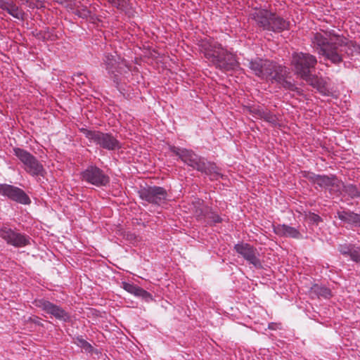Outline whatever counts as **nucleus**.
<instances>
[{"label":"nucleus","instance_id":"29","mask_svg":"<svg viewBox=\"0 0 360 360\" xmlns=\"http://www.w3.org/2000/svg\"><path fill=\"white\" fill-rule=\"evenodd\" d=\"M353 225L360 226V214L354 213Z\"/></svg>","mask_w":360,"mask_h":360},{"label":"nucleus","instance_id":"15","mask_svg":"<svg viewBox=\"0 0 360 360\" xmlns=\"http://www.w3.org/2000/svg\"><path fill=\"white\" fill-rule=\"evenodd\" d=\"M122 288L126 291H127L128 292H129L135 296L141 297L147 301L152 300V296L149 292H148L143 288H141L136 285H134L133 283L122 282Z\"/></svg>","mask_w":360,"mask_h":360},{"label":"nucleus","instance_id":"3","mask_svg":"<svg viewBox=\"0 0 360 360\" xmlns=\"http://www.w3.org/2000/svg\"><path fill=\"white\" fill-rule=\"evenodd\" d=\"M171 150L188 165L210 175L211 179L222 177L219 169L214 163L206 162L204 159L198 157L193 151L174 146L171 147Z\"/></svg>","mask_w":360,"mask_h":360},{"label":"nucleus","instance_id":"28","mask_svg":"<svg viewBox=\"0 0 360 360\" xmlns=\"http://www.w3.org/2000/svg\"><path fill=\"white\" fill-rule=\"evenodd\" d=\"M108 1L117 8L122 6L123 4H124V0H108Z\"/></svg>","mask_w":360,"mask_h":360},{"label":"nucleus","instance_id":"18","mask_svg":"<svg viewBox=\"0 0 360 360\" xmlns=\"http://www.w3.org/2000/svg\"><path fill=\"white\" fill-rule=\"evenodd\" d=\"M104 65L109 74H114L117 71L118 62L117 57L108 54L105 56Z\"/></svg>","mask_w":360,"mask_h":360},{"label":"nucleus","instance_id":"4","mask_svg":"<svg viewBox=\"0 0 360 360\" xmlns=\"http://www.w3.org/2000/svg\"><path fill=\"white\" fill-rule=\"evenodd\" d=\"M249 68L256 76L262 79L274 80L278 83L285 82L286 85L290 84L285 82V69L271 61L258 58L250 61Z\"/></svg>","mask_w":360,"mask_h":360},{"label":"nucleus","instance_id":"13","mask_svg":"<svg viewBox=\"0 0 360 360\" xmlns=\"http://www.w3.org/2000/svg\"><path fill=\"white\" fill-rule=\"evenodd\" d=\"M235 250L240 255L250 264L255 267H260L261 263L258 258V252L256 249L248 243H238L234 247Z\"/></svg>","mask_w":360,"mask_h":360},{"label":"nucleus","instance_id":"2","mask_svg":"<svg viewBox=\"0 0 360 360\" xmlns=\"http://www.w3.org/2000/svg\"><path fill=\"white\" fill-rule=\"evenodd\" d=\"M199 46L205 57L217 68L229 70L237 66L235 56L221 47L210 38H205L199 41Z\"/></svg>","mask_w":360,"mask_h":360},{"label":"nucleus","instance_id":"5","mask_svg":"<svg viewBox=\"0 0 360 360\" xmlns=\"http://www.w3.org/2000/svg\"><path fill=\"white\" fill-rule=\"evenodd\" d=\"M316 63V58L309 53H295L292 56V63L296 73L311 86L319 88V79L311 74V69L314 68Z\"/></svg>","mask_w":360,"mask_h":360},{"label":"nucleus","instance_id":"14","mask_svg":"<svg viewBox=\"0 0 360 360\" xmlns=\"http://www.w3.org/2000/svg\"><path fill=\"white\" fill-rule=\"evenodd\" d=\"M0 237L4 239L8 244L15 247L25 246L29 240L25 236L13 231L7 227L0 229Z\"/></svg>","mask_w":360,"mask_h":360},{"label":"nucleus","instance_id":"12","mask_svg":"<svg viewBox=\"0 0 360 360\" xmlns=\"http://www.w3.org/2000/svg\"><path fill=\"white\" fill-rule=\"evenodd\" d=\"M0 194L22 204L30 202L29 197L22 190L11 185L0 184Z\"/></svg>","mask_w":360,"mask_h":360},{"label":"nucleus","instance_id":"31","mask_svg":"<svg viewBox=\"0 0 360 360\" xmlns=\"http://www.w3.org/2000/svg\"><path fill=\"white\" fill-rule=\"evenodd\" d=\"M215 222H219L220 221V219H219V217H217V219L214 220Z\"/></svg>","mask_w":360,"mask_h":360},{"label":"nucleus","instance_id":"11","mask_svg":"<svg viewBox=\"0 0 360 360\" xmlns=\"http://www.w3.org/2000/svg\"><path fill=\"white\" fill-rule=\"evenodd\" d=\"M34 304L36 307L60 321H67L70 319L69 314L63 309L49 301L44 299L36 300Z\"/></svg>","mask_w":360,"mask_h":360},{"label":"nucleus","instance_id":"20","mask_svg":"<svg viewBox=\"0 0 360 360\" xmlns=\"http://www.w3.org/2000/svg\"><path fill=\"white\" fill-rule=\"evenodd\" d=\"M311 291L316 293L319 296H322L325 298H328L331 295L330 290L325 287L320 286L319 285H314L311 288Z\"/></svg>","mask_w":360,"mask_h":360},{"label":"nucleus","instance_id":"25","mask_svg":"<svg viewBox=\"0 0 360 360\" xmlns=\"http://www.w3.org/2000/svg\"><path fill=\"white\" fill-rule=\"evenodd\" d=\"M77 345L80 347L81 348L84 349L86 352H91V346L90 344H89L86 341H85L83 339L78 338L77 340Z\"/></svg>","mask_w":360,"mask_h":360},{"label":"nucleus","instance_id":"24","mask_svg":"<svg viewBox=\"0 0 360 360\" xmlns=\"http://www.w3.org/2000/svg\"><path fill=\"white\" fill-rule=\"evenodd\" d=\"M305 219L314 224H318L319 222L321 221L319 215L311 212L305 214Z\"/></svg>","mask_w":360,"mask_h":360},{"label":"nucleus","instance_id":"26","mask_svg":"<svg viewBox=\"0 0 360 360\" xmlns=\"http://www.w3.org/2000/svg\"><path fill=\"white\" fill-rule=\"evenodd\" d=\"M345 191L352 197L355 198L359 196V192L356 186L353 185H349L345 187Z\"/></svg>","mask_w":360,"mask_h":360},{"label":"nucleus","instance_id":"7","mask_svg":"<svg viewBox=\"0 0 360 360\" xmlns=\"http://www.w3.org/2000/svg\"><path fill=\"white\" fill-rule=\"evenodd\" d=\"M13 153L22 164V167L26 172L32 176H44L45 169L43 165L36 157L27 150L20 148H14Z\"/></svg>","mask_w":360,"mask_h":360},{"label":"nucleus","instance_id":"22","mask_svg":"<svg viewBox=\"0 0 360 360\" xmlns=\"http://www.w3.org/2000/svg\"><path fill=\"white\" fill-rule=\"evenodd\" d=\"M261 116L264 120H266V122H268L274 125H276L278 124L277 117L270 112H263Z\"/></svg>","mask_w":360,"mask_h":360},{"label":"nucleus","instance_id":"10","mask_svg":"<svg viewBox=\"0 0 360 360\" xmlns=\"http://www.w3.org/2000/svg\"><path fill=\"white\" fill-rule=\"evenodd\" d=\"M140 198L149 203L160 205L167 199V191L162 187L143 188L139 191Z\"/></svg>","mask_w":360,"mask_h":360},{"label":"nucleus","instance_id":"8","mask_svg":"<svg viewBox=\"0 0 360 360\" xmlns=\"http://www.w3.org/2000/svg\"><path fill=\"white\" fill-rule=\"evenodd\" d=\"M85 136L91 141L108 150H115L121 147V144L113 136L108 133L90 131L82 129Z\"/></svg>","mask_w":360,"mask_h":360},{"label":"nucleus","instance_id":"21","mask_svg":"<svg viewBox=\"0 0 360 360\" xmlns=\"http://www.w3.org/2000/svg\"><path fill=\"white\" fill-rule=\"evenodd\" d=\"M6 10L10 15L13 16L15 18L20 19L22 17V13L19 10L18 7L13 4L11 1L8 6L4 9Z\"/></svg>","mask_w":360,"mask_h":360},{"label":"nucleus","instance_id":"23","mask_svg":"<svg viewBox=\"0 0 360 360\" xmlns=\"http://www.w3.org/2000/svg\"><path fill=\"white\" fill-rule=\"evenodd\" d=\"M355 246L352 245H340L339 246V251L344 255H349L350 257L352 255V252Z\"/></svg>","mask_w":360,"mask_h":360},{"label":"nucleus","instance_id":"30","mask_svg":"<svg viewBox=\"0 0 360 360\" xmlns=\"http://www.w3.org/2000/svg\"><path fill=\"white\" fill-rule=\"evenodd\" d=\"M11 2L9 0H0V8L4 10Z\"/></svg>","mask_w":360,"mask_h":360},{"label":"nucleus","instance_id":"17","mask_svg":"<svg viewBox=\"0 0 360 360\" xmlns=\"http://www.w3.org/2000/svg\"><path fill=\"white\" fill-rule=\"evenodd\" d=\"M274 232L280 236L285 237H292L294 238H299L301 235L298 230L294 227H291L285 224H278L274 226Z\"/></svg>","mask_w":360,"mask_h":360},{"label":"nucleus","instance_id":"9","mask_svg":"<svg viewBox=\"0 0 360 360\" xmlns=\"http://www.w3.org/2000/svg\"><path fill=\"white\" fill-rule=\"evenodd\" d=\"M82 181L96 186H105L109 182V178L98 167L89 166L81 173Z\"/></svg>","mask_w":360,"mask_h":360},{"label":"nucleus","instance_id":"19","mask_svg":"<svg viewBox=\"0 0 360 360\" xmlns=\"http://www.w3.org/2000/svg\"><path fill=\"white\" fill-rule=\"evenodd\" d=\"M338 218L347 224L353 225L354 212L350 211H338L337 212Z\"/></svg>","mask_w":360,"mask_h":360},{"label":"nucleus","instance_id":"6","mask_svg":"<svg viewBox=\"0 0 360 360\" xmlns=\"http://www.w3.org/2000/svg\"><path fill=\"white\" fill-rule=\"evenodd\" d=\"M253 15L258 25L264 30L280 32L288 29L289 25L283 19L266 10L257 11Z\"/></svg>","mask_w":360,"mask_h":360},{"label":"nucleus","instance_id":"27","mask_svg":"<svg viewBox=\"0 0 360 360\" xmlns=\"http://www.w3.org/2000/svg\"><path fill=\"white\" fill-rule=\"evenodd\" d=\"M351 259L355 262L360 263V248L355 247L352 252Z\"/></svg>","mask_w":360,"mask_h":360},{"label":"nucleus","instance_id":"16","mask_svg":"<svg viewBox=\"0 0 360 360\" xmlns=\"http://www.w3.org/2000/svg\"><path fill=\"white\" fill-rule=\"evenodd\" d=\"M309 179L314 184H316L320 187L329 188L333 186L338 182V179L334 176H327L321 175H316L314 174H309Z\"/></svg>","mask_w":360,"mask_h":360},{"label":"nucleus","instance_id":"1","mask_svg":"<svg viewBox=\"0 0 360 360\" xmlns=\"http://www.w3.org/2000/svg\"><path fill=\"white\" fill-rule=\"evenodd\" d=\"M312 44L319 54L333 63L342 61V51L347 55L360 54V46L336 34L330 35L329 39H327L322 34L316 33L312 38Z\"/></svg>","mask_w":360,"mask_h":360}]
</instances>
